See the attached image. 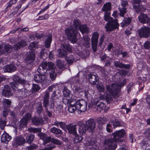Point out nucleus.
<instances>
[{"instance_id":"412c9836","label":"nucleus","mask_w":150,"mask_h":150,"mask_svg":"<svg viewBox=\"0 0 150 150\" xmlns=\"http://www.w3.org/2000/svg\"><path fill=\"white\" fill-rule=\"evenodd\" d=\"M31 120L33 124L37 126L42 125L43 123V119L41 117H35L32 118Z\"/></svg>"},{"instance_id":"dca6fc26","label":"nucleus","mask_w":150,"mask_h":150,"mask_svg":"<svg viewBox=\"0 0 150 150\" xmlns=\"http://www.w3.org/2000/svg\"><path fill=\"white\" fill-rule=\"evenodd\" d=\"M89 81L92 85L94 86L99 82V79L97 75H94L91 74L88 75Z\"/></svg>"},{"instance_id":"774afa93","label":"nucleus","mask_w":150,"mask_h":150,"mask_svg":"<svg viewBox=\"0 0 150 150\" xmlns=\"http://www.w3.org/2000/svg\"><path fill=\"white\" fill-rule=\"evenodd\" d=\"M16 69V67L14 65L12 64H10V72L14 71Z\"/></svg>"},{"instance_id":"f3484780","label":"nucleus","mask_w":150,"mask_h":150,"mask_svg":"<svg viewBox=\"0 0 150 150\" xmlns=\"http://www.w3.org/2000/svg\"><path fill=\"white\" fill-rule=\"evenodd\" d=\"M38 135L40 137V139L43 141V144L44 145L50 141L51 137H47V135L41 132L38 133Z\"/></svg>"},{"instance_id":"aec40b11","label":"nucleus","mask_w":150,"mask_h":150,"mask_svg":"<svg viewBox=\"0 0 150 150\" xmlns=\"http://www.w3.org/2000/svg\"><path fill=\"white\" fill-rule=\"evenodd\" d=\"M76 125L69 124L66 126L67 129L69 132L71 134H73L74 135H77Z\"/></svg>"},{"instance_id":"4d7b16f0","label":"nucleus","mask_w":150,"mask_h":150,"mask_svg":"<svg viewBox=\"0 0 150 150\" xmlns=\"http://www.w3.org/2000/svg\"><path fill=\"white\" fill-rule=\"evenodd\" d=\"M122 63L120 61H115L114 62V65L116 67L121 68Z\"/></svg>"},{"instance_id":"9b49d317","label":"nucleus","mask_w":150,"mask_h":150,"mask_svg":"<svg viewBox=\"0 0 150 150\" xmlns=\"http://www.w3.org/2000/svg\"><path fill=\"white\" fill-rule=\"evenodd\" d=\"M125 132L124 129L118 130L112 134V136L114 139H115L118 142H121L123 139L121 138L124 136Z\"/></svg>"},{"instance_id":"bb28decb","label":"nucleus","mask_w":150,"mask_h":150,"mask_svg":"<svg viewBox=\"0 0 150 150\" xmlns=\"http://www.w3.org/2000/svg\"><path fill=\"white\" fill-rule=\"evenodd\" d=\"M111 9V4L110 2H108L104 4L102 8V10L106 12H110Z\"/></svg>"},{"instance_id":"f257e3e1","label":"nucleus","mask_w":150,"mask_h":150,"mask_svg":"<svg viewBox=\"0 0 150 150\" xmlns=\"http://www.w3.org/2000/svg\"><path fill=\"white\" fill-rule=\"evenodd\" d=\"M110 12L104 13V20L108 22L105 28L106 29V31L108 33L118 28L119 26V24L117 22V20L116 18L113 19L110 16Z\"/></svg>"},{"instance_id":"4be33fe9","label":"nucleus","mask_w":150,"mask_h":150,"mask_svg":"<svg viewBox=\"0 0 150 150\" xmlns=\"http://www.w3.org/2000/svg\"><path fill=\"white\" fill-rule=\"evenodd\" d=\"M138 18L140 23H148L149 18L146 14L141 13L139 16Z\"/></svg>"},{"instance_id":"8fccbe9b","label":"nucleus","mask_w":150,"mask_h":150,"mask_svg":"<svg viewBox=\"0 0 150 150\" xmlns=\"http://www.w3.org/2000/svg\"><path fill=\"white\" fill-rule=\"evenodd\" d=\"M97 122H100L104 124L107 121V119L105 117H100L97 119Z\"/></svg>"},{"instance_id":"e433bc0d","label":"nucleus","mask_w":150,"mask_h":150,"mask_svg":"<svg viewBox=\"0 0 150 150\" xmlns=\"http://www.w3.org/2000/svg\"><path fill=\"white\" fill-rule=\"evenodd\" d=\"M47 73L49 74L50 77L52 81H53L55 80L57 76V74L55 72L54 70H52Z\"/></svg>"},{"instance_id":"680f3d73","label":"nucleus","mask_w":150,"mask_h":150,"mask_svg":"<svg viewBox=\"0 0 150 150\" xmlns=\"http://www.w3.org/2000/svg\"><path fill=\"white\" fill-rule=\"evenodd\" d=\"M146 147L145 149L146 150H149L150 149V140H149L148 141V143H145L143 145V147Z\"/></svg>"},{"instance_id":"3c124183","label":"nucleus","mask_w":150,"mask_h":150,"mask_svg":"<svg viewBox=\"0 0 150 150\" xmlns=\"http://www.w3.org/2000/svg\"><path fill=\"white\" fill-rule=\"evenodd\" d=\"M38 146L35 144L30 145L29 146L26 147L25 150H33L36 149Z\"/></svg>"},{"instance_id":"20e7f679","label":"nucleus","mask_w":150,"mask_h":150,"mask_svg":"<svg viewBox=\"0 0 150 150\" xmlns=\"http://www.w3.org/2000/svg\"><path fill=\"white\" fill-rule=\"evenodd\" d=\"M87 105V103L85 100H80L76 101L75 104H70L68 110L71 113L74 112L76 109L79 110L81 112H84L86 110Z\"/></svg>"},{"instance_id":"39448f33","label":"nucleus","mask_w":150,"mask_h":150,"mask_svg":"<svg viewBox=\"0 0 150 150\" xmlns=\"http://www.w3.org/2000/svg\"><path fill=\"white\" fill-rule=\"evenodd\" d=\"M78 30L73 27L67 28L65 30V34L67 35L69 40L73 43L76 42L77 39L76 37Z\"/></svg>"},{"instance_id":"2eb2a0df","label":"nucleus","mask_w":150,"mask_h":150,"mask_svg":"<svg viewBox=\"0 0 150 150\" xmlns=\"http://www.w3.org/2000/svg\"><path fill=\"white\" fill-rule=\"evenodd\" d=\"M35 54L33 52H28L26 54L25 61L28 64H31L35 61Z\"/></svg>"},{"instance_id":"603ef678","label":"nucleus","mask_w":150,"mask_h":150,"mask_svg":"<svg viewBox=\"0 0 150 150\" xmlns=\"http://www.w3.org/2000/svg\"><path fill=\"white\" fill-rule=\"evenodd\" d=\"M37 71L38 72L40 73V74H44L45 73H47V70L43 69V68H42V67H41L40 65Z\"/></svg>"},{"instance_id":"7ed1b4c3","label":"nucleus","mask_w":150,"mask_h":150,"mask_svg":"<svg viewBox=\"0 0 150 150\" xmlns=\"http://www.w3.org/2000/svg\"><path fill=\"white\" fill-rule=\"evenodd\" d=\"M96 122L93 119H90L86 121L84 125L80 126L78 130L80 134L85 133L87 130L90 132H94L95 131Z\"/></svg>"},{"instance_id":"de8ad7c7","label":"nucleus","mask_w":150,"mask_h":150,"mask_svg":"<svg viewBox=\"0 0 150 150\" xmlns=\"http://www.w3.org/2000/svg\"><path fill=\"white\" fill-rule=\"evenodd\" d=\"M82 139L83 137L81 136H76L74 137V141L75 143H78L80 142Z\"/></svg>"},{"instance_id":"ea45409f","label":"nucleus","mask_w":150,"mask_h":150,"mask_svg":"<svg viewBox=\"0 0 150 150\" xmlns=\"http://www.w3.org/2000/svg\"><path fill=\"white\" fill-rule=\"evenodd\" d=\"M34 138V135L30 134L26 137V141L28 143L30 144L33 142Z\"/></svg>"},{"instance_id":"c03bdc74","label":"nucleus","mask_w":150,"mask_h":150,"mask_svg":"<svg viewBox=\"0 0 150 150\" xmlns=\"http://www.w3.org/2000/svg\"><path fill=\"white\" fill-rule=\"evenodd\" d=\"M28 131L31 133H38L41 131V129L40 128L30 127L28 129Z\"/></svg>"},{"instance_id":"5701e85b","label":"nucleus","mask_w":150,"mask_h":150,"mask_svg":"<svg viewBox=\"0 0 150 150\" xmlns=\"http://www.w3.org/2000/svg\"><path fill=\"white\" fill-rule=\"evenodd\" d=\"M9 45L2 44L0 45V56L7 52L9 50Z\"/></svg>"},{"instance_id":"6ab92c4d","label":"nucleus","mask_w":150,"mask_h":150,"mask_svg":"<svg viewBox=\"0 0 150 150\" xmlns=\"http://www.w3.org/2000/svg\"><path fill=\"white\" fill-rule=\"evenodd\" d=\"M45 78V74H36L34 76V80L37 83H42Z\"/></svg>"},{"instance_id":"f8f14e48","label":"nucleus","mask_w":150,"mask_h":150,"mask_svg":"<svg viewBox=\"0 0 150 150\" xmlns=\"http://www.w3.org/2000/svg\"><path fill=\"white\" fill-rule=\"evenodd\" d=\"M143 1L140 0H133V8L137 13L141 11L143 7L142 5Z\"/></svg>"},{"instance_id":"5fc2aeb1","label":"nucleus","mask_w":150,"mask_h":150,"mask_svg":"<svg viewBox=\"0 0 150 150\" xmlns=\"http://www.w3.org/2000/svg\"><path fill=\"white\" fill-rule=\"evenodd\" d=\"M10 116H11V118L13 120V123L15 124L17 122L16 120V115L15 113L13 112H11L10 113Z\"/></svg>"},{"instance_id":"bf43d9fd","label":"nucleus","mask_w":150,"mask_h":150,"mask_svg":"<svg viewBox=\"0 0 150 150\" xmlns=\"http://www.w3.org/2000/svg\"><path fill=\"white\" fill-rule=\"evenodd\" d=\"M47 62H41L40 65L41 66L43 69L47 70V68H46L47 67Z\"/></svg>"},{"instance_id":"393cba45","label":"nucleus","mask_w":150,"mask_h":150,"mask_svg":"<svg viewBox=\"0 0 150 150\" xmlns=\"http://www.w3.org/2000/svg\"><path fill=\"white\" fill-rule=\"evenodd\" d=\"M56 63L57 67L59 69H64L66 65V62L64 60L61 59H57Z\"/></svg>"},{"instance_id":"c85d7f7f","label":"nucleus","mask_w":150,"mask_h":150,"mask_svg":"<svg viewBox=\"0 0 150 150\" xmlns=\"http://www.w3.org/2000/svg\"><path fill=\"white\" fill-rule=\"evenodd\" d=\"M35 110L38 115L40 114L43 111L42 104L40 102H38L36 103Z\"/></svg>"},{"instance_id":"09e8293b","label":"nucleus","mask_w":150,"mask_h":150,"mask_svg":"<svg viewBox=\"0 0 150 150\" xmlns=\"http://www.w3.org/2000/svg\"><path fill=\"white\" fill-rule=\"evenodd\" d=\"M50 141L53 144L59 145H61L62 144V142L61 141L58 139H55L54 138H51Z\"/></svg>"},{"instance_id":"a211bd4d","label":"nucleus","mask_w":150,"mask_h":150,"mask_svg":"<svg viewBox=\"0 0 150 150\" xmlns=\"http://www.w3.org/2000/svg\"><path fill=\"white\" fill-rule=\"evenodd\" d=\"M26 45V42L25 41L21 40L17 44L13 46L10 45V49H13V50H17L21 47L25 46Z\"/></svg>"},{"instance_id":"423d86ee","label":"nucleus","mask_w":150,"mask_h":150,"mask_svg":"<svg viewBox=\"0 0 150 150\" xmlns=\"http://www.w3.org/2000/svg\"><path fill=\"white\" fill-rule=\"evenodd\" d=\"M117 142H118L112 136L111 138L105 140L104 144L106 146V149L104 150H114L117 147Z\"/></svg>"},{"instance_id":"473e14b6","label":"nucleus","mask_w":150,"mask_h":150,"mask_svg":"<svg viewBox=\"0 0 150 150\" xmlns=\"http://www.w3.org/2000/svg\"><path fill=\"white\" fill-rule=\"evenodd\" d=\"M50 131L56 134L61 135L63 133L61 129L54 127L51 129Z\"/></svg>"},{"instance_id":"6e6552de","label":"nucleus","mask_w":150,"mask_h":150,"mask_svg":"<svg viewBox=\"0 0 150 150\" xmlns=\"http://www.w3.org/2000/svg\"><path fill=\"white\" fill-rule=\"evenodd\" d=\"M99 36L98 33L97 32H95L93 33L91 39L92 48L94 52L97 50Z\"/></svg>"},{"instance_id":"a19ab883","label":"nucleus","mask_w":150,"mask_h":150,"mask_svg":"<svg viewBox=\"0 0 150 150\" xmlns=\"http://www.w3.org/2000/svg\"><path fill=\"white\" fill-rule=\"evenodd\" d=\"M66 60L68 64H72L74 60V57L72 55H70L69 56L66 57Z\"/></svg>"},{"instance_id":"4468645a","label":"nucleus","mask_w":150,"mask_h":150,"mask_svg":"<svg viewBox=\"0 0 150 150\" xmlns=\"http://www.w3.org/2000/svg\"><path fill=\"white\" fill-rule=\"evenodd\" d=\"M63 48L61 50L59 55L60 57H62L67 55L68 54L67 51L70 52H71L72 50L71 47L69 45L65 43L63 44Z\"/></svg>"},{"instance_id":"c9c22d12","label":"nucleus","mask_w":150,"mask_h":150,"mask_svg":"<svg viewBox=\"0 0 150 150\" xmlns=\"http://www.w3.org/2000/svg\"><path fill=\"white\" fill-rule=\"evenodd\" d=\"M52 39L51 35H49L48 36L45 42V45L47 48H49L50 47Z\"/></svg>"},{"instance_id":"338daca9","label":"nucleus","mask_w":150,"mask_h":150,"mask_svg":"<svg viewBox=\"0 0 150 150\" xmlns=\"http://www.w3.org/2000/svg\"><path fill=\"white\" fill-rule=\"evenodd\" d=\"M83 45L86 47L88 48H89L90 45V42H83Z\"/></svg>"},{"instance_id":"e2e57ef3","label":"nucleus","mask_w":150,"mask_h":150,"mask_svg":"<svg viewBox=\"0 0 150 150\" xmlns=\"http://www.w3.org/2000/svg\"><path fill=\"white\" fill-rule=\"evenodd\" d=\"M121 66V69L125 68L126 69H129L130 67V65L129 64H125L122 63Z\"/></svg>"},{"instance_id":"ddd939ff","label":"nucleus","mask_w":150,"mask_h":150,"mask_svg":"<svg viewBox=\"0 0 150 150\" xmlns=\"http://www.w3.org/2000/svg\"><path fill=\"white\" fill-rule=\"evenodd\" d=\"M31 117V115L29 113H27L25 115L24 117L21 119L19 123L20 128L25 127Z\"/></svg>"},{"instance_id":"4c0bfd02","label":"nucleus","mask_w":150,"mask_h":150,"mask_svg":"<svg viewBox=\"0 0 150 150\" xmlns=\"http://www.w3.org/2000/svg\"><path fill=\"white\" fill-rule=\"evenodd\" d=\"M110 122L113 126L114 128L117 127L121 126L122 125L120 122L116 119H115L114 120H111L110 121Z\"/></svg>"},{"instance_id":"c756f323","label":"nucleus","mask_w":150,"mask_h":150,"mask_svg":"<svg viewBox=\"0 0 150 150\" xmlns=\"http://www.w3.org/2000/svg\"><path fill=\"white\" fill-rule=\"evenodd\" d=\"M79 30L83 34L87 33L89 31V29L86 25H83L79 27Z\"/></svg>"},{"instance_id":"052dcab7","label":"nucleus","mask_w":150,"mask_h":150,"mask_svg":"<svg viewBox=\"0 0 150 150\" xmlns=\"http://www.w3.org/2000/svg\"><path fill=\"white\" fill-rule=\"evenodd\" d=\"M37 44L35 42H33L30 43L29 46V48L32 49V48H35L37 47Z\"/></svg>"},{"instance_id":"13d9d810","label":"nucleus","mask_w":150,"mask_h":150,"mask_svg":"<svg viewBox=\"0 0 150 150\" xmlns=\"http://www.w3.org/2000/svg\"><path fill=\"white\" fill-rule=\"evenodd\" d=\"M144 48L146 49H150V42L146 41L144 44Z\"/></svg>"},{"instance_id":"49530a36","label":"nucleus","mask_w":150,"mask_h":150,"mask_svg":"<svg viewBox=\"0 0 150 150\" xmlns=\"http://www.w3.org/2000/svg\"><path fill=\"white\" fill-rule=\"evenodd\" d=\"M96 87L100 92L104 91V86L100 83H97L96 84Z\"/></svg>"},{"instance_id":"0e129e2a","label":"nucleus","mask_w":150,"mask_h":150,"mask_svg":"<svg viewBox=\"0 0 150 150\" xmlns=\"http://www.w3.org/2000/svg\"><path fill=\"white\" fill-rule=\"evenodd\" d=\"M83 42H90V39L89 37L87 35H84L83 37Z\"/></svg>"},{"instance_id":"6e6d98bb","label":"nucleus","mask_w":150,"mask_h":150,"mask_svg":"<svg viewBox=\"0 0 150 150\" xmlns=\"http://www.w3.org/2000/svg\"><path fill=\"white\" fill-rule=\"evenodd\" d=\"M55 146L53 144H50L46 145V148L47 150H52Z\"/></svg>"},{"instance_id":"58836bf2","label":"nucleus","mask_w":150,"mask_h":150,"mask_svg":"<svg viewBox=\"0 0 150 150\" xmlns=\"http://www.w3.org/2000/svg\"><path fill=\"white\" fill-rule=\"evenodd\" d=\"M61 92L59 90L54 91L52 95V98L53 100L57 99L60 95Z\"/></svg>"},{"instance_id":"2f4dec72","label":"nucleus","mask_w":150,"mask_h":150,"mask_svg":"<svg viewBox=\"0 0 150 150\" xmlns=\"http://www.w3.org/2000/svg\"><path fill=\"white\" fill-rule=\"evenodd\" d=\"M9 86L6 85L2 93L3 96L7 97H9Z\"/></svg>"},{"instance_id":"1a4fd4ad","label":"nucleus","mask_w":150,"mask_h":150,"mask_svg":"<svg viewBox=\"0 0 150 150\" xmlns=\"http://www.w3.org/2000/svg\"><path fill=\"white\" fill-rule=\"evenodd\" d=\"M129 4L128 1L126 0H121V6L119 7L118 9L120 11V15L123 17L124 15L127 12V8Z\"/></svg>"},{"instance_id":"69168bd1","label":"nucleus","mask_w":150,"mask_h":150,"mask_svg":"<svg viewBox=\"0 0 150 150\" xmlns=\"http://www.w3.org/2000/svg\"><path fill=\"white\" fill-rule=\"evenodd\" d=\"M57 110V111H58L59 113H61L62 112V106L60 105H58L56 107Z\"/></svg>"},{"instance_id":"f03ea898","label":"nucleus","mask_w":150,"mask_h":150,"mask_svg":"<svg viewBox=\"0 0 150 150\" xmlns=\"http://www.w3.org/2000/svg\"><path fill=\"white\" fill-rule=\"evenodd\" d=\"M106 89L107 92L110 94H107L105 97L108 103H110L112 101V96L116 98L119 97L118 86L117 84L112 83L111 85L106 86Z\"/></svg>"},{"instance_id":"0eeeda50","label":"nucleus","mask_w":150,"mask_h":150,"mask_svg":"<svg viewBox=\"0 0 150 150\" xmlns=\"http://www.w3.org/2000/svg\"><path fill=\"white\" fill-rule=\"evenodd\" d=\"M49 93L48 91H46L43 97L42 103L43 107L45 108L47 115L49 117H51L52 116V112L49 111L48 108L49 105Z\"/></svg>"},{"instance_id":"a18cd8bd","label":"nucleus","mask_w":150,"mask_h":150,"mask_svg":"<svg viewBox=\"0 0 150 150\" xmlns=\"http://www.w3.org/2000/svg\"><path fill=\"white\" fill-rule=\"evenodd\" d=\"M40 89V87L39 85L36 84H33L32 88V91L33 92L35 93L38 91Z\"/></svg>"},{"instance_id":"f704fd0d","label":"nucleus","mask_w":150,"mask_h":150,"mask_svg":"<svg viewBox=\"0 0 150 150\" xmlns=\"http://www.w3.org/2000/svg\"><path fill=\"white\" fill-rule=\"evenodd\" d=\"M63 87H64L63 91V95L65 97L67 98L69 97L71 91L68 89L67 87L65 86H63Z\"/></svg>"},{"instance_id":"72a5a7b5","label":"nucleus","mask_w":150,"mask_h":150,"mask_svg":"<svg viewBox=\"0 0 150 150\" xmlns=\"http://www.w3.org/2000/svg\"><path fill=\"white\" fill-rule=\"evenodd\" d=\"M13 80L16 82L20 83L21 84H25L26 81L25 80L22 79L18 76H14L13 77Z\"/></svg>"},{"instance_id":"9d476101","label":"nucleus","mask_w":150,"mask_h":150,"mask_svg":"<svg viewBox=\"0 0 150 150\" xmlns=\"http://www.w3.org/2000/svg\"><path fill=\"white\" fill-rule=\"evenodd\" d=\"M138 33L141 37L148 38L150 35V28L148 26L142 27L138 30Z\"/></svg>"},{"instance_id":"79ce46f5","label":"nucleus","mask_w":150,"mask_h":150,"mask_svg":"<svg viewBox=\"0 0 150 150\" xmlns=\"http://www.w3.org/2000/svg\"><path fill=\"white\" fill-rule=\"evenodd\" d=\"M81 24V22L78 19H75L73 22V24L74 26L75 27V29L78 30V28L81 25H80Z\"/></svg>"},{"instance_id":"b1692460","label":"nucleus","mask_w":150,"mask_h":150,"mask_svg":"<svg viewBox=\"0 0 150 150\" xmlns=\"http://www.w3.org/2000/svg\"><path fill=\"white\" fill-rule=\"evenodd\" d=\"M25 142V140L23 137L21 136H18L17 137L13 145L16 146L19 145H21L24 144Z\"/></svg>"},{"instance_id":"a878e982","label":"nucleus","mask_w":150,"mask_h":150,"mask_svg":"<svg viewBox=\"0 0 150 150\" xmlns=\"http://www.w3.org/2000/svg\"><path fill=\"white\" fill-rule=\"evenodd\" d=\"M4 132V133L2 135L1 140L2 142L7 144L9 141V136L5 131Z\"/></svg>"},{"instance_id":"cd10ccee","label":"nucleus","mask_w":150,"mask_h":150,"mask_svg":"<svg viewBox=\"0 0 150 150\" xmlns=\"http://www.w3.org/2000/svg\"><path fill=\"white\" fill-rule=\"evenodd\" d=\"M131 20L129 17L125 18L121 23V26L123 28L127 26L131 23Z\"/></svg>"},{"instance_id":"37998d69","label":"nucleus","mask_w":150,"mask_h":150,"mask_svg":"<svg viewBox=\"0 0 150 150\" xmlns=\"http://www.w3.org/2000/svg\"><path fill=\"white\" fill-rule=\"evenodd\" d=\"M47 67L46 70L47 72L50 71L52 70H54V64L53 62H48L47 63Z\"/></svg>"},{"instance_id":"864d4df0","label":"nucleus","mask_w":150,"mask_h":150,"mask_svg":"<svg viewBox=\"0 0 150 150\" xmlns=\"http://www.w3.org/2000/svg\"><path fill=\"white\" fill-rule=\"evenodd\" d=\"M112 124L110 122H109L106 125V130L108 132H111L112 131Z\"/></svg>"},{"instance_id":"7c9ffc66","label":"nucleus","mask_w":150,"mask_h":150,"mask_svg":"<svg viewBox=\"0 0 150 150\" xmlns=\"http://www.w3.org/2000/svg\"><path fill=\"white\" fill-rule=\"evenodd\" d=\"M96 107L97 109L99 111H101L102 110L105 109V105L104 103L99 102L96 103Z\"/></svg>"}]
</instances>
